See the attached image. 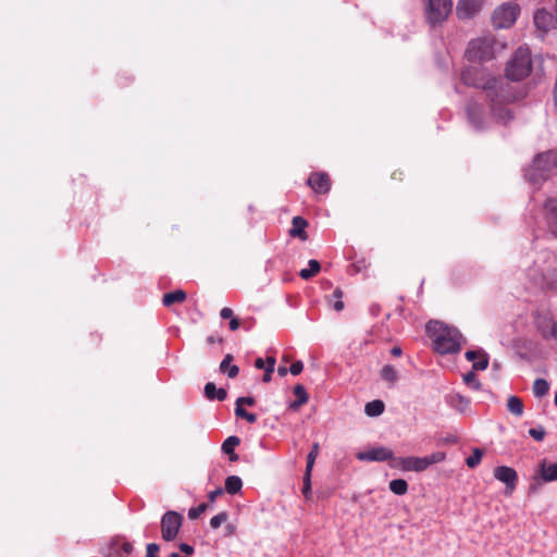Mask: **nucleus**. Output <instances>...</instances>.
Instances as JSON below:
<instances>
[{
  "mask_svg": "<svg viewBox=\"0 0 557 557\" xmlns=\"http://www.w3.org/2000/svg\"><path fill=\"white\" fill-rule=\"evenodd\" d=\"M555 23V18L552 13L546 11L545 9H540L534 14V25L537 29L546 33L548 32Z\"/></svg>",
  "mask_w": 557,
  "mask_h": 557,
  "instance_id": "f3484780",
  "label": "nucleus"
},
{
  "mask_svg": "<svg viewBox=\"0 0 557 557\" xmlns=\"http://www.w3.org/2000/svg\"><path fill=\"white\" fill-rule=\"evenodd\" d=\"M446 455L443 451H435L425 457H397L392 461V468L403 471L422 472L434 463L445 460Z\"/></svg>",
  "mask_w": 557,
  "mask_h": 557,
  "instance_id": "20e7f679",
  "label": "nucleus"
},
{
  "mask_svg": "<svg viewBox=\"0 0 557 557\" xmlns=\"http://www.w3.org/2000/svg\"><path fill=\"white\" fill-rule=\"evenodd\" d=\"M529 434L535 441L541 442L544 440L546 432L543 428H536V429H530Z\"/></svg>",
  "mask_w": 557,
  "mask_h": 557,
  "instance_id": "a19ab883",
  "label": "nucleus"
},
{
  "mask_svg": "<svg viewBox=\"0 0 557 557\" xmlns=\"http://www.w3.org/2000/svg\"><path fill=\"white\" fill-rule=\"evenodd\" d=\"M520 13V7L513 2H505L497 7L492 14V24L495 28L511 27Z\"/></svg>",
  "mask_w": 557,
  "mask_h": 557,
  "instance_id": "423d86ee",
  "label": "nucleus"
},
{
  "mask_svg": "<svg viewBox=\"0 0 557 557\" xmlns=\"http://www.w3.org/2000/svg\"><path fill=\"white\" fill-rule=\"evenodd\" d=\"M183 523V516L176 511H166L161 518V536L164 541H174Z\"/></svg>",
  "mask_w": 557,
  "mask_h": 557,
  "instance_id": "6e6552de",
  "label": "nucleus"
},
{
  "mask_svg": "<svg viewBox=\"0 0 557 557\" xmlns=\"http://www.w3.org/2000/svg\"><path fill=\"white\" fill-rule=\"evenodd\" d=\"M256 403L253 397H239L236 400V406L243 407L244 405L253 406Z\"/></svg>",
  "mask_w": 557,
  "mask_h": 557,
  "instance_id": "49530a36",
  "label": "nucleus"
},
{
  "mask_svg": "<svg viewBox=\"0 0 557 557\" xmlns=\"http://www.w3.org/2000/svg\"><path fill=\"white\" fill-rule=\"evenodd\" d=\"M554 401H555V405L557 406V394L555 395Z\"/></svg>",
  "mask_w": 557,
  "mask_h": 557,
  "instance_id": "69168bd1",
  "label": "nucleus"
},
{
  "mask_svg": "<svg viewBox=\"0 0 557 557\" xmlns=\"http://www.w3.org/2000/svg\"><path fill=\"white\" fill-rule=\"evenodd\" d=\"M233 361V356L227 354L224 359L220 363V371L223 373H227V376L234 379L239 373V368L235 364H231Z\"/></svg>",
  "mask_w": 557,
  "mask_h": 557,
  "instance_id": "5701e85b",
  "label": "nucleus"
},
{
  "mask_svg": "<svg viewBox=\"0 0 557 557\" xmlns=\"http://www.w3.org/2000/svg\"><path fill=\"white\" fill-rule=\"evenodd\" d=\"M494 478L506 485V495H511L518 483L517 471L507 466H499L494 469Z\"/></svg>",
  "mask_w": 557,
  "mask_h": 557,
  "instance_id": "9d476101",
  "label": "nucleus"
},
{
  "mask_svg": "<svg viewBox=\"0 0 557 557\" xmlns=\"http://www.w3.org/2000/svg\"><path fill=\"white\" fill-rule=\"evenodd\" d=\"M356 458L360 461H388L389 467H392V461L397 459L389 448L383 446L360 451L356 455Z\"/></svg>",
  "mask_w": 557,
  "mask_h": 557,
  "instance_id": "1a4fd4ad",
  "label": "nucleus"
},
{
  "mask_svg": "<svg viewBox=\"0 0 557 557\" xmlns=\"http://www.w3.org/2000/svg\"><path fill=\"white\" fill-rule=\"evenodd\" d=\"M240 443L239 438L237 436H230L227 437L224 443L222 444V450L226 455H234V449L236 446H238Z\"/></svg>",
  "mask_w": 557,
  "mask_h": 557,
  "instance_id": "2f4dec72",
  "label": "nucleus"
},
{
  "mask_svg": "<svg viewBox=\"0 0 557 557\" xmlns=\"http://www.w3.org/2000/svg\"><path fill=\"white\" fill-rule=\"evenodd\" d=\"M462 82L468 86L482 88L486 91V97L491 101V108L496 113L498 106L509 101L505 86L507 84L502 78L490 76L484 70L469 67L461 73Z\"/></svg>",
  "mask_w": 557,
  "mask_h": 557,
  "instance_id": "f257e3e1",
  "label": "nucleus"
},
{
  "mask_svg": "<svg viewBox=\"0 0 557 557\" xmlns=\"http://www.w3.org/2000/svg\"><path fill=\"white\" fill-rule=\"evenodd\" d=\"M220 317L224 320H226V319L231 320L234 317V312L231 308L224 307L220 311Z\"/></svg>",
  "mask_w": 557,
  "mask_h": 557,
  "instance_id": "8fccbe9b",
  "label": "nucleus"
},
{
  "mask_svg": "<svg viewBox=\"0 0 557 557\" xmlns=\"http://www.w3.org/2000/svg\"><path fill=\"white\" fill-rule=\"evenodd\" d=\"M495 44V39L491 36L475 38L469 42L466 57L469 61H488L494 57Z\"/></svg>",
  "mask_w": 557,
  "mask_h": 557,
  "instance_id": "39448f33",
  "label": "nucleus"
},
{
  "mask_svg": "<svg viewBox=\"0 0 557 557\" xmlns=\"http://www.w3.org/2000/svg\"><path fill=\"white\" fill-rule=\"evenodd\" d=\"M169 557H183V556H181L178 553H171ZM184 557H188V556H184Z\"/></svg>",
  "mask_w": 557,
  "mask_h": 557,
  "instance_id": "e2e57ef3",
  "label": "nucleus"
},
{
  "mask_svg": "<svg viewBox=\"0 0 557 557\" xmlns=\"http://www.w3.org/2000/svg\"><path fill=\"white\" fill-rule=\"evenodd\" d=\"M309 264V269H302L300 272H299V276L302 278V280H309L311 277H313L314 275H317L320 270H321V264L319 261L314 260V259H311L309 260L308 262Z\"/></svg>",
  "mask_w": 557,
  "mask_h": 557,
  "instance_id": "a878e982",
  "label": "nucleus"
},
{
  "mask_svg": "<svg viewBox=\"0 0 557 557\" xmlns=\"http://www.w3.org/2000/svg\"><path fill=\"white\" fill-rule=\"evenodd\" d=\"M505 115L507 116V119H511V115L509 114V111H505Z\"/></svg>",
  "mask_w": 557,
  "mask_h": 557,
  "instance_id": "0e129e2a",
  "label": "nucleus"
},
{
  "mask_svg": "<svg viewBox=\"0 0 557 557\" xmlns=\"http://www.w3.org/2000/svg\"><path fill=\"white\" fill-rule=\"evenodd\" d=\"M389 490L396 495H405L408 491V483L404 479H395L389 482Z\"/></svg>",
  "mask_w": 557,
  "mask_h": 557,
  "instance_id": "c85d7f7f",
  "label": "nucleus"
},
{
  "mask_svg": "<svg viewBox=\"0 0 557 557\" xmlns=\"http://www.w3.org/2000/svg\"><path fill=\"white\" fill-rule=\"evenodd\" d=\"M228 326H230V330H231V331H236V330H238V329H239V326H240V320H239L238 318L233 317V318L230 320Z\"/></svg>",
  "mask_w": 557,
  "mask_h": 557,
  "instance_id": "603ef678",
  "label": "nucleus"
},
{
  "mask_svg": "<svg viewBox=\"0 0 557 557\" xmlns=\"http://www.w3.org/2000/svg\"><path fill=\"white\" fill-rule=\"evenodd\" d=\"M180 549L187 555H191L194 553V547L186 543H182L180 545Z\"/></svg>",
  "mask_w": 557,
  "mask_h": 557,
  "instance_id": "864d4df0",
  "label": "nucleus"
},
{
  "mask_svg": "<svg viewBox=\"0 0 557 557\" xmlns=\"http://www.w3.org/2000/svg\"><path fill=\"white\" fill-rule=\"evenodd\" d=\"M275 366V358L274 357H267V366H264V374L262 376V381L268 383L272 379V373L274 371Z\"/></svg>",
  "mask_w": 557,
  "mask_h": 557,
  "instance_id": "f704fd0d",
  "label": "nucleus"
},
{
  "mask_svg": "<svg viewBox=\"0 0 557 557\" xmlns=\"http://www.w3.org/2000/svg\"><path fill=\"white\" fill-rule=\"evenodd\" d=\"M224 493V490L222 487H218L214 491L210 492L208 494V498L211 503L215 502V499L220 496H222Z\"/></svg>",
  "mask_w": 557,
  "mask_h": 557,
  "instance_id": "09e8293b",
  "label": "nucleus"
},
{
  "mask_svg": "<svg viewBox=\"0 0 557 557\" xmlns=\"http://www.w3.org/2000/svg\"><path fill=\"white\" fill-rule=\"evenodd\" d=\"M311 472L305 471L302 494L306 498L311 494Z\"/></svg>",
  "mask_w": 557,
  "mask_h": 557,
  "instance_id": "58836bf2",
  "label": "nucleus"
},
{
  "mask_svg": "<svg viewBox=\"0 0 557 557\" xmlns=\"http://www.w3.org/2000/svg\"><path fill=\"white\" fill-rule=\"evenodd\" d=\"M426 332L433 338L436 352L448 355L460 351L463 337L457 329L438 321H430L426 324Z\"/></svg>",
  "mask_w": 557,
  "mask_h": 557,
  "instance_id": "f03ea898",
  "label": "nucleus"
},
{
  "mask_svg": "<svg viewBox=\"0 0 557 557\" xmlns=\"http://www.w3.org/2000/svg\"><path fill=\"white\" fill-rule=\"evenodd\" d=\"M226 529H227V534H232V533L234 532V527H233V525H231V524H228V525L226 527Z\"/></svg>",
  "mask_w": 557,
  "mask_h": 557,
  "instance_id": "680f3d73",
  "label": "nucleus"
},
{
  "mask_svg": "<svg viewBox=\"0 0 557 557\" xmlns=\"http://www.w3.org/2000/svg\"><path fill=\"white\" fill-rule=\"evenodd\" d=\"M243 487V481L237 475H230L225 480V492L231 495L237 494Z\"/></svg>",
  "mask_w": 557,
  "mask_h": 557,
  "instance_id": "393cba45",
  "label": "nucleus"
},
{
  "mask_svg": "<svg viewBox=\"0 0 557 557\" xmlns=\"http://www.w3.org/2000/svg\"><path fill=\"white\" fill-rule=\"evenodd\" d=\"M333 297L336 298V301L334 302V309L336 311H342L344 309V302L342 301L343 292L339 288H336L333 292Z\"/></svg>",
  "mask_w": 557,
  "mask_h": 557,
  "instance_id": "ea45409f",
  "label": "nucleus"
},
{
  "mask_svg": "<svg viewBox=\"0 0 557 557\" xmlns=\"http://www.w3.org/2000/svg\"><path fill=\"white\" fill-rule=\"evenodd\" d=\"M467 112H468V116H469L470 121L473 124H479L480 117H479V113H476V111H475V108L472 106H469L467 109Z\"/></svg>",
  "mask_w": 557,
  "mask_h": 557,
  "instance_id": "c03bdc74",
  "label": "nucleus"
},
{
  "mask_svg": "<svg viewBox=\"0 0 557 557\" xmlns=\"http://www.w3.org/2000/svg\"><path fill=\"white\" fill-rule=\"evenodd\" d=\"M308 226L307 220L301 216H294L292 220V228L289 230L290 237H297L301 240L308 239L306 227Z\"/></svg>",
  "mask_w": 557,
  "mask_h": 557,
  "instance_id": "a211bd4d",
  "label": "nucleus"
},
{
  "mask_svg": "<svg viewBox=\"0 0 557 557\" xmlns=\"http://www.w3.org/2000/svg\"><path fill=\"white\" fill-rule=\"evenodd\" d=\"M453 9L451 0H429L426 21L431 25L442 24Z\"/></svg>",
  "mask_w": 557,
  "mask_h": 557,
  "instance_id": "0eeeda50",
  "label": "nucleus"
},
{
  "mask_svg": "<svg viewBox=\"0 0 557 557\" xmlns=\"http://www.w3.org/2000/svg\"><path fill=\"white\" fill-rule=\"evenodd\" d=\"M133 550H134L133 544L129 542H124L121 545V553H119V557H127L128 555L132 554Z\"/></svg>",
  "mask_w": 557,
  "mask_h": 557,
  "instance_id": "79ce46f5",
  "label": "nucleus"
},
{
  "mask_svg": "<svg viewBox=\"0 0 557 557\" xmlns=\"http://www.w3.org/2000/svg\"><path fill=\"white\" fill-rule=\"evenodd\" d=\"M307 183L317 194H326L331 189L330 176L324 172L311 173Z\"/></svg>",
  "mask_w": 557,
  "mask_h": 557,
  "instance_id": "4468645a",
  "label": "nucleus"
},
{
  "mask_svg": "<svg viewBox=\"0 0 557 557\" xmlns=\"http://www.w3.org/2000/svg\"><path fill=\"white\" fill-rule=\"evenodd\" d=\"M294 394L296 396V400L289 405V408L293 410H297L300 406L305 405L308 401V393L304 385L297 384L294 386Z\"/></svg>",
  "mask_w": 557,
  "mask_h": 557,
  "instance_id": "4be33fe9",
  "label": "nucleus"
},
{
  "mask_svg": "<svg viewBox=\"0 0 557 557\" xmlns=\"http://www.w3.org/2000/svg\"><path fill=\"white\" fill-rule=\"evenodd\" d=\"M545 341H554L557 343V321H555L554 326L552 327L550 332H548L547 338Z\"/></svg>",
  "mask_w": 557,
  "mask_h": 557,
  "instance_id": "3c124183",
  "label": "nucleus"
},
{
  "mask_svg": "<svg viewBox=\"0 0 557 557\" xmlns=\"http://www.w3.org/2000/svg\"><path fill=\"white\" fill-rule=\"evenodd\" d=\"M544 215L550 233L557 237V199L549 198L546 200Z\"/></svg>",
  "mask_w": 557,
  "mask_h": 557,
  "instance_id": "2eb2a0df",
  "label": "nucleus"
},
{
  "mask_svg": "<svg viewBox=\"0 0 557 557\" xmlns=\"http://www.w3.org/2000/svg\"><path fill=\"white\" fill-rule=\"evenodd\" d=\"M555 168H557V152L554 151L541 153L533 161V170L541 172V177H544L543 173Z\"/></svg>",
  "mask_w": 557,
  "mask_h": 557,
  "instance_id": "ddd939ff",
  "label": "nucleus"
},
{
  "mask_svg": "<svg viewBox=\"0 0 557 557\" xmlns=\"http://www.w3.org/2000/svg\"><path fill=\"white\" fill-rule=\"evenodd\" d=\"M384 409V403L380 399H375L366 404L364 412L369 417H377L383 413Z\"/></svg>",
  "mask_w": 557,
  "mask_h": 557,
  "instance_id": "b1692460",
  "label": "nucleus"
},
{
  "mask_svg": "<svg viewBox=\"0 0 557 557\" xmlns=\"http://www.w3.org/2000/svg\"><path fill=\"white\" fill-rule=\"evenodd\" d=\"M539 475L544 482H552L557 480V462L547 463L543 460L540 463Z\"/></svg>",
  "mask_w": 557,
  "mask_h": 557,
  "instance_id": "6ab92c4d",
  "label": "nucleus"
},
{
  "mask_svg": "<svg viewBox=\"0 0 557 557\" xmlns=\"http://www.w3.org/2000/svg\"><path fill=\"white\" fill-rule=\"evenodd\" d=\"M216 342L221 343V342H222V338L216 339L214 336H209V337L207 338V343H208V344H210V345H212V344H214V343H216Z\"/></svg>",
  "mask_w": 557,
  "mask_h": 557,
  "instance_id": "13d9d810",
  "label": "nucleus"
},
{
  "mask_svg": "<svg viewBox=\"0 0 557 557\" xmlns=\"http://www.w3.org/2000/svg\"><path fill=\"white\" fill-rule=\"evenodd\" d=\"M289 370L286 367L280 366L277 368V374L280 376H285Z\"/></svg>",
  "mask_w": 557,
  "mask_h": 557,
  "instance_id": "4d7b16f0",
  "label": "nucleus"
},
{
  "mask_svg": "<svg viewBox=\"0 0 557 557\" xmlns=\"http://www.w3.org/2000/svg\"><path fill=\"white\" fill-rule=\"evenodd\" d=\"M205 396L209 400L218 399L223 401L227 397V393L224 388H216L215 384L209 382L205 385Z\"/></svg>",
  "mask_w": 557,
  "mask_h": 557,
  "instance_id": "412c9836",
  "label": "nucleus"
},
{
  "mask_svg": "<svg viewBox=\"0 0 557 557\" xmlns=\"http://www.w3.org/2000/svg\"><path fill=\"white\" fill-rule=\"evenodd\" d=\"M507 408L512 414L517 417H521L523 414V403L517 396H510L508 398Z\"/></svg>",
  "mask_w": 557,
  "mask_h": 557,
  "instance_id": "bb28decb",
  "label": "nucleus"
},
{
  "mask_svg": "<svg viewBox=\"0 0 557 557\" xmlns=\"http://www.w3.org/2000/svg\"><path fill=\"white\" fill-rule=\"evenodd\" d=\"M320 451V445L319 443H314L311 447V450L309 451L307 456V465H306V471L311 472L312 468L314 466L315 459Z\"/></svg>",
  "mask_w": 557,
  "mask_h": 557,
  "instance_id": "7c9ffc66",
  "label": "nucleus"
},
{
  "mask_svg": "<svg viewBox=\"0 0 557 557\" xmlns=\"http://www.w3.org/2000/svg\"><path fill=\"white\" fill-rule=\"evenodd\" d=\"M227 519H228V513L226 511H222L211 518L210 527L215 530V529L220 528L221 524L224 523Z\"/></svg>",
  "mask_w": 557,
  "mask_h": 557,
  "instance_id": "e433bc0d",
  "label": "nucleus"
},
{
  "mask_svg": "<svg viewBox=\"0 0 557 557\" xmlns=\"http://www.w3.org/2000/svg\"><path fill=\"white\" fill-rule=\"evenodd\" d=\"M459 399H460L461 404H465L466 406H468L470 404V400L466 397L459 396Z\"/></svg>",
  "mask_w": 557,
  "mask_h": 557,
  "instance_id": "bf43d9fd",
  "label": "nucleus"
},
{
  "mask_svg": "<svg viewBox=\"0 0 557 557\" xmlns=\"http://www.w3.org/2000/svg\"><path fill=\"white\" fill-rule=\"evenodd\" d=\"M160 550V547L156 543H150L147 545V554L146 557H158L157 554Z\"/></svg>",
  "mask_w": 557,
  "mask_h": 557,
  "instance_id": "a18cd8bd",
  "label": "nucleus"
},
{
  "mask_svg": "<svg viewBox=\"0 0 557 557\" xmlns=\"http://www.w3.org/2000/svg\"><path fill=\"white\" fill-rule=\"evenodd\" d=\"M483 454V449L474 448L472 455L466 459V465L471 469L475 468L481 462Z\"/></svg>",
  "mask_w": 557,
  "mask_h": 557,
  "instance_id": "473e14b6",
  "label": "nucleus"
},
{
  "mask_svg": "<svg viewBox=\"0 0 557 557\" xmlns=\"http://www.w3.org/2000/svg\"><path fill=\"white\" fill-rule=\"evenodd\" d=\"M302 369H304V363L300 360H298L290 364L289 372L293 375H298L301 373Z\"/></svg>",
  "mask_w": 557,
  "mask_h": 557,
  "instance_id": "37998d69",
  "label": "nucleus"
},
{
  "mask_svg": "<svg viewBox=\"0 0 557 557\" xmlns=\"http://www.w3.org/2000/svg\"><path fill=\"white\" fill-rule=\"evenodd\" d=\"M228 457H230V460H231V461H237V460H238V455H237V454H235V453H234V455H232V454H231V455H228Z\"/></svg>",
  "mask_w": 557,
  "mask_h": 557,
  "instance_id": "052dcab7",
  "label": "nucleus"
},
{
  "mask_svg": "<svg viewBox=\"0 0 557 557\" xmlns=\"http://www.w3.org/2000/svg\"><path fill=\"white\" fill-rule=\"evenodd\" d=\"M549 385L544 379H536L533 383V393L536 397H542L548 393Z\"/></svg>",
  "mask_w": 557,
  "mask_h": 557,
  "instance_id": "c756f323",
  "label": "nucleus"
},
{
  "mask_svg": "<svg viewBox=\"0 0 557 557\" xmlns=\"http://www.w3.org/2000/svg\"><path fill=\"white\" fill-rule=\"evenodd\" d=\"M405 178V174L401 170H395L392 172L391 174V180L396 182V183H401Z\"/></svg>",
  "mask_w": 557,
  "mask_h": 557,
  "instance_id": "de8ad7c7",
  "label": "nucleus"
},
{
  "mask_svg": "<svg viewBox=\"0 0 557 557\" xmlns=\"http://www.w3.org/2000/svg\"><path fill=\"white\" fill-rule=\"evenodd\" d=\"M381 377L391 385H394L398 380V373L393 366L386 364L381 370Z\"/></svg>",
  "mask_w": 557,
  "mask_h": 557,
  "instance_id": "cd10ccee",
  "label": "nucleus"
},
{
  "mask_svg": "<svg viewBox=\"0 0 557 557\" xmlns=\"http://www.w3.org/2000/svg\"><path fill=\"white\" fill-rule=\"evenodd\" d=\"M208 509V504L202 503L197 507H193L188 511V518L195 520L199 518Z\"/></svg>",
  "mask_w": 557,
  "mask_h": 557,
  "instance_id": "4c0bfd02",
  "label": "nucleus"
},
{
  "mask_svg": "<svg viewBox=\"0 0 557 557\" xmlns=\"http://www.w3.org/2000/svg\"><path fill=\"white\" fill-rule=\"evenodd\" d=\"M531 70V51L527 47H519L507 63L506 76L511 81H522Z\"/></svg>",
  "mask_w": 557,
  "mask_h": 557,
  "instance_id": "7ed1b4c3",
  "label": "nucleus"
},
{
  "mask_svg": "<svg viewBox=\"0 0 557 557\" xmlns=\"http://www.w3.org/2000/svg\"><path fill=\"white\" fill-rule=\"evenodd\" d=\"M187 295L183 289H176L171 293H166L162 297V305L164 307H171L174 304H182L186 300Z\"/></svg>",
  "mask_w": 557,
  "mask_h": 557,
  "instance_id": "aec40b11",
  "label": "nucleus"
},
{
  "mask_svg": "<svg viewBox=\"0 0 557 557\" xmlns=\"http://www.w3.org/2000/svg\"><path fill=\"white\" fill-rule=\"evenodd\" d=\"M485 0H459L456 7V15L459 20L474 17L482 10Z\"/></svg>",
  "mask_w": 557,
  "mask_h": 557,
  "instance_id": "9b49d317",
  "label": "nucleus"
},
{
  "mask_svg": "<svg viewBox=\"0 0 557 557\" xmlns=\"http://www.w3.org/2000/svg\"><path fill=\"white\" fill-rule=\"evenodd\" d=\"M534 325L537 333L545 341L547 338L548 332H550L552 327L555 323V318L553 317L549 310H537L534 315Z\"/></svg>",
  "mask_w": 557,
  "mask_h": 557,
  "instance_id": "f8f14e48",
  "label": "nucleus"
},
{
  "mask_svg": "<svg viewBox=\"0 0 557 557\" xmlns=\"http://www.w3.org/2000/svg\"><path fill=\"white\" fill-rule=\"evenodd\" d=\"M235 414L238 418L245 419L249 423H255L257 421V416L255 413L248 412L244 407L236 406Z\"/></svg>",
  "mask_w": 557,
  "mask_h": 557,
  "instance_id": "c9c22d12",
  "label": "nucleus"
},
{
  "mask_svg": "<svg viewBox=\"0 0 557 557\" xmlns=\"http://www.w3.org/2000/svg\"><path fill=\"white\" fill-rule=\"evenodd\" d=\"M265 363H267V360L264 361L262 358H257V359L255 360V367H256L257 369H263V368H264V366H265Z\"/></svg>",
  "mask_w": 557,
  "mask_h": 557,
  "instance_id": "5fc2aeb1",
  "label": "nucleus"
},
{
  "mask_svg": "<svg viewBox=\"0 0 557 557\" xmlns=\"http://www.w3.org/2000/svg\"><path fill=\"white\" fill-rule=\"evenodd\" d=\"M467 360L472 361L474 371H482L488 367V356L483 350H468L465 354Z\"/></svg>",
  "mask_w": 557,
  "mask_h": 557,
  "instance_id": "dca6fc26",
  "label": "nucleus"
},
{
  "mask_svg": "<svg viewBox=\"0 0 557 557\" xmlns=\"http://www.w3.org/2000/svg\"><path fill=\"white\" fill-rule=\"evenodd\" d=\"M463 382L471 386L473 389L475 391H481L482 389V384L481 382L478 380V376L476 374L474 373V370L473 371H470L468 373H466L463 375Z\"/></svg>",
  "mask_w": 557,
  "mask_h": 557,
  "instance_id": "72a5a7b5",
  "label": "nucleus"
},
{
  "mask_svg": "<svg viewBox=\"0 0 557 557\" xmlns=\"http://www.w3.org/2000/svg\"><path fill=\"white\" fill-rule=\"evenodd\" d=\"M391 354H392V356H394V357H399V356H401V348H400V347L395 346V347H393V348L391 349Z\"/></svg>",
  "mask_w": 557,
  "mask_h": 557,
  "instance_id": "6e6d98bb",
  "label": "nucleus"
}]
</instances>
